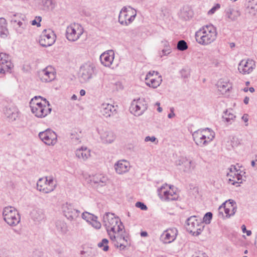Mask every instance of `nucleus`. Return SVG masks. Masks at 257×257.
<instances>
[{
  "instance_id": "0e129e2a",
  "label": "nucleus",
  "mask_w": 257,
  "mask_h": 257,
  "mask_svg": "<svg viewBox=\"0 0 257 257\" xmlns=\"http://www.w3.org/2000/svg\"><path fill=\"white\" fill-rule=\"evenodd\" d=\"M158 111L159 112H161L162 111L163 109L161 107H159L157 109Z\"/></svg>"
},
{
  "instance_id": "c756f323",
  "label": "nucleus",
  "mask_w": 257,
  "mask_h": 257,
  "mask_svg": "<svg viewBox=\"0 0 257 257\" xmlns=\"http://www.w3.org/2000/svg\"><path fill=\"white\" fill-rule=\"evenodd\" d=\"M5 113L10 119L15 120L19 116V111L16 106L10 105L6 107Z\"/></svg>"
},
{
  "instance_id": "1a4fd4ad",
  "label": "nucleus",
  "mask_w": 257,
  "mask_h": 257,
  "mask_svg": "<svg viewBox=\"0 0 257 257\" xmlns=\"http://www.w3.org/2000/svg\"><path fill=\"white\" fill-rule=\"evenodd\" d=\"M3 215L5 221L10 226H16L20 222V216L13 207H5L3 210Z\"/></svg>"
},
{
  "instance_id": "774afa93",
  "label": "nucleus",
  "mask_w": 257,
  "mask_h": 257,
  "mask_svg": "<svg viewBox=\"0 0 257 257\" xmlns=\"http://www.w3.org/2000/svg\"><path fill=\"white\" fill-rule=\"evenodd\" d=\"M255 161L257 162V155L255 156Z\"/></svg>"
},
{
  "instance_id": "4d7b16f0",
  "label": "nucleus",
  "mask_w": 257,
  "mask_h": 257,
  "mask_svg": "<svg viewBox=\"0 0 257 257\" xmlns=\"http://www.w3.org/2000/svg\"><path fill=\"white\" fill-rule=\"evenodd\" d=\"M249 98L248 97H245L243 100V102L245 104H247L249 102Z\"/></svg>"
},
{
  "instance_id": "e2e57ef3",
  "label": "nucleus",
  "mask_w": 257,
  "mask_h": 257,
  "mask_svg": "<svg viewBox=\"0 0 257 257\" xmlns=\"http://www.w3.org/2000/svg\"><path fill=\"white\" fill-rule=\"evenodd\" d=\"M255 162H256V161H255H255H251V166H252V167H254V166H255Z\"/></svg>"
},
{
  "instance_id": "bb28decb",
  "label": "nucleus",
  "mask_w": 257,
  "mask_h": 257,
  "mask_svg": "<svg viewBox=\"0 0 257 257\" xmlns=\"http://www.w3.org/2000/svg\"><path fill=\"white\" fill-rule=\"evenodd\" d=\"M130 168V162L125 160H118L114 165V170L119 175L127 173L129 171Z\"/></svg>"
},
{
  "instance_id": "dca6fc26",
  "label": "nucleus",
  "mask_w": 257,
  "mask_h": 257,
  "mask_svg": "<svg viewBox=\"0 0 257 257\" xmlns=\"http://www.w3.org/2000/svg\"><path fill=\"white\" fill-rule=\"evenodd\" d=\"M39 137L41 140L48 146H54L57 142V135L51 129L40 132Z\"/></svg>"
},
{
  "instance_id": "09e8293b",
  "label": "nucleus",
  "mask_w": 257,
  "mask_h": 257,
  "mask_svg": "<svg viewBox=\"0 0 257 257\" xmlns=\"http://www.w3.org/2000/svg\"><path fill=\"white\" fill-rule=\"evenodd\" d=\"M41 21V17H36L35 19L31 21V24L33 26L36 25L37 27L41 26L40 22Z\"/></svg>"
},
{
  "instance_id": "f257e3e1",
  "label": "nucleus",
  "mask_w": 257,
  "mask_h": 257,
  "mask_svg": "<svg viewBox=\"0 0 257 257\" xmlns=\"http://www.w3.org/2000/svg\"><path fill=\"white\" fill-rule=\"evenodd\" d=\"M103 224L110 238L114 239L115 235L124 232L123 224L113 214L106 213L103 216Z\"/></svg>"
},
{
  "instance_id": "37998d69",
  "label": "nucleus",
  "mask_w": 257,
  "mask_h": 257,
  "mask_svg": "<svg viewBox=\"0 0 257 257\" xmlns=\"http://www.w3.org/2000/svg\"><path fill=\"white\" fill-rule=\"evenodd\" d=\"M93 227L96 229H99L101 227V224L100 222L97 220V217L96 218L93 219L90 223H89Z\"/></svg>"
},
{
  "instance_id": "bf43d9fd",
  "label": "nucleus",
  "mask_w": 257,
  "mask_h": 257,
  "mask_svg": "<svg viewBox=\"0 0 257 257\" xmlns=\"http://www.w3.org/2000/svg\"><path fill=\"white\" fill-rule=\"evenodd\" d=\"M147 235H148V233H147V232H146V231H143V232H142L141 233V235L142 236H144V237H145V236H147Z\"/></svg>"
},
{
  "instance_id": "f3484780",
  "label": "nucleus",
  "mask_w": 257,
  "mask_h": 257,
  "mask_svg": "<svg viewBox=\"0 0 257 257\" xmlns=\"http://www.w3.org/2000/svg\"><path fill=\"white\" fill-rule=\"evenodd\" d=\"M176 165L185 173H191L195 167V162L186 157H180L175 162Z\"/></svg>"
},
{
  "instance_id": "ea45409f",
  "label": "nucleus",
  "mask_w": 257,
  "mask_h": 257,
  "mask_svg": "<svg viewBox=\"0 0 257 257\" xmlns=\"http://www.w3.org/2000/svg\"><path fill=\"white\" fill-rule=\"evenodd\" d=\"M164 46V48L162 50V53H160V56L161 57L164 56L168 55L172 52L171 48L167 42L165 43Z\"/></svg>"
},
{
  "instance_id": "4c0bfd02",
  "label": "nucleus",
  "mask_w": 257,
  "mask_h": 257,
  "mask_svg": "<svg viewBox=\"0 0 257 257\" xmlns=\"http://www.w3.org/2000/svg\"><path fill=\"white\" fill-rule=\"evenodd\" d=\"M7 25L6 19L3 18H0V36L2 37H6L9 33Z\"/></svg>"
},
{
  "instance_id": "393cba45",
  "label": "nucleus",
  "mask_w": 257,
  "mask_h": 257,
  "mask_svg": "<svg viewBox=\"0 0 257 257\" xmlns=\"http://www.w3.org/2000/svg\"><path fill=\"white\" fill-rule=\"evenodd\" d=\"M114 245L121 249H123L129 244V237L125 231L122 233L115 235V238H110Z\"/></svg>"
},
{
  "instance_id": "473e14b6",
  "label": "nucleus",
  "mask_w": 257,
  "mask_h": 257,
  "mask_svg": "<svg viewBox=\"0 0 257 257\" xmlns=\"http://www.w3.org/2000/svg\"><path fill=\"white\" fill-rule=\"evenodd\" d=\"M240 15V13L238 10L233 9L231 7H229L225 10L226 17L231 21H236Z\"/></svg>"
},
{
  "instance_id": "49530a36",
  "label": "nucleus",
  "mask_w": 257,
  "mask_h": 257,
  "mask_svg": "<svg viewBox=\"0 0 257 257\" xmlns=\"http://www.w3.org/2000/svg\"><path fill=\"white\" fill-rule=\"evenodd\" d=\"M144 141L145 142H151L155 143V144H157L158 143V141L155 136H147L145 137Z\"/></svg>"
},
{
  "instance_id": "7ed1b4c3",
  "label": "nucleus",
  "mask_w": 257,
  "mask_h": 257,
  "mask_svg": "<svg viewBox=\"0 0 257 257\" xmlns=\"http://www.w3.org/2000/svg\"><path fill=\"white\" fill-rule=\"evenodd\" d=\"M30 107L33 114L37 118H42L51 112L49 102L41 96H35L30 102Z\"/></svg>"
},
{
  "instance_id": "ddd939ff",
  "label": "nucleus",
  "mask_w": 257,
  "mask_h": 257,
  "mask_svg": "<svg viewBox=\"0 0 257 257\" xmlns=\"http://www.w3.org/2000/svg\"><path fill=\"white\" fill-rule=\"evenodd\" d=\"M147 104L144 99H134L130 107V112L136 116L142 115L147 109Z\"/></svg>"
},
{
  "instance_id": "f8f14e48",
  "label": "nucleus",
  "mask_w": 257,
  "mask_h": 257,
  "mask_svg": "<svg viewBox=\"0 0 257 257\" xmlns=\"http://www.w3.org/2000/svg\"><path fill=\"white\" fill-rule=\"evenodd\" d=\"M96 131L100 142L103 144H112L116 139V136L113 131L102 126L97 127Z\"/></svg>"
},
{
  "instance_id": "58836bf2",
  "label": "nucleus",
  "mask_w": 257,
  "mask_h": 257,
  "mask_svg": "<svg viewBox=\"0 0 257 257\" xmlns=\"http://www.w3.org/2000/svg\"><path fill=\"white\" fill-rule=\"evenodd\" d=\"M82 218L86 222L90 223L93 219L96 218V216L88 212H84L82 214Z\"/></svg>"
},
{
  "instance_id": "864d4df0",
  "label": "nucleus",
  "mask_w": 257,
  "mask_h": 257,
  "mask_svg": "<svg viewBox=\"0 0 257 257\" xmlns=\"http://www.w3.org/2000/svg\"><path fill=\"white\" fill-rule=\"evenodd\" d=\"M170 110H171V112L169 114H168V117L169 118H172L175 116V114L174 113V108H171Z\"/></svg>"
},
{
  "instance_id": "de8ad7c7",
  "label": "nucleus",
  "mask_w": 257,
  "mask_h": 257,
  "mask_svg": "<svg viewBox=\"0 0 257 257\" xmlns=\"http://www.w3.org/2000/svg\"><path fill=\"white\" fill-rule=\"evenodd\" d=\"M220 8V5L219 4H216L214 7H213L208 12V15H212L214 14L217 10L219 9Z\"/></svg>"
},
{
  "instance_id": "a19ab883",
  "label": "nucleus",
  "mask_w": 257,
  "mask_h": 257,
  "mask_svg": "<svg viewBox=\"0 0 257 257\" xmlns=\"http://www.w3.org/2000/svg\"><path fill=\"white\" fill-rule=\"evenodd\" d=\"M108 240L106 239H103L98 244V247L102 248V250L106 251L108 250Z\"/></svg>"
},
{
  "instance_id": "20e7f679",
  "label": "nucleus",
  "mask_w": 257,
  "mask_h": 257,
  "mask_svg": "<svg viewBox=\"0 0 257 257\" xmlns=\"http://www.w3.org/2000/svg\"><path fill=\"white\" fill-rule=\"evenodd\" d=\"M192 136L196 145L203 147L212 141L215 137V133L209 128H205L195 131Z\"/></svg>"
},
{
  "instance_id": "2f4dec72",
  "label": "nucleus",
  "mask_w": 257,
  "mask_h": 257,
  "mask_svg": "<svg viewBox=\"0 0 257 257\" xmlns=\"http://www.w3.org/2000/svg\"><path fill=\"white\" fill-rule=\"evenodd\" d=\"M107 178L102 174H98L93 176L91 179V182L94 184L103 186L106 185Z\"/></svg>"
},
{
  "instance_id": "423d86ee",
  "label": "nucleus",
  "mask_w": 257,
  "mask_h": 257,
  "mask_svg": "<svg viewBox=\"0 0 257 257\" xmlns=\"http://www.w3.org/2000/svg\"><path fill=\"white\" fill-rule=\"evenodd\" d=\"M57 186L56 181L52 176L40 178L37 183V189L44 194L53 192Z\"/></svg>"
},
{
  "instance_id": "9d476101",
  "label": "nucleus",
  "mask_w": 257,
  "mask_h": 257,
  "mask_svg": "<svg viewBox=\"0 0 257 257\" xmlns=\"http://www.w3.org/2000/svg\"><path fill=\"white\" fill-rule=\"evenodd\" d=\"M136 15L135 9L131 7H124L119 13L118 22L122 25L127 26L134 21Z\"/></svg>"
},
{
  "instance_id": "69168bd1",
  "label": "nucleus",
  "mask_w": 257,
  "mask_h": 257,
  "mask_svg": "<svg viewBox=\"0 0 257 257\" xmlns=\"http://www.w3.org/2000/svg\"><path fill=\"white\" fill-rule=\"evenodd\" d=\"M243 90H244V92H247V91H248V88H247V87L244 88L243 89Z\"/></svg>"
},
{
  "instance_id": "4be33fe9",
  "label": "nucleus",
  "mask_w": 257,
  "mask_h": 257,
  "mask_svg": "<svg viewBox=\"0 0 257 257\" xmlns=\"http://www.w3.org/2000/svg\"><path fill=\"white\" fill-rule=\"evenodd\" d=\"M99 111L103 117H110L116 114V106L107 102H103L99 106Z\"/></svg>"
},
{
  "instance_id": "0eeeda50",
  "label": "nucleus",
  "mask_w": 257,
  "mask_h": 257,
  "mask_svg": "<svg viewBox=\"0 0 257 257\" xmlns=\"http://www.w3.org/2000/svg\"><path fill=\"white\" fill-rule=\"evenodd\" d=\"M84 33L83 27L78 23H72L66 28V37L70 42H76L80 39Z\"/></svg>"
},
{
  "instance_id": "c03bdc74",
  "label": "nucleus",
  "mask_w": 257,
  "mask_h": 257,
  "mask_svg": "<svg viewBox=\"0 0 257 257\" xmlns=\"http://www.w3.org/2000/svg\"><path fill=\"white\" fill-rule=\"evenodd\" d=\"M41 3L46 8L52 9L53 8L52 0H41Z\"/></svg>"
},
{
  "instance_id": "2eb2a0df",
  "label": "nucleus",
  "mask_w": 257,
  "mask_h": 257,
  "mask_svg": "<svg viewBox=\"0 0 257 257\" xmlns=\"http://www.w3.org/2000/svg\"><path fill=\"white\" fill-rule=\"evenodd\" d=\"M145 81L147 86L153 88H156L161 84L162 78L158 72L152 71L147 74Z\"/></svg>"
},
{
  "instance_id": "a878e982",
  "label": "nucleus",
  "mask_w": 257,
  "mask_h": 257,
  "mask_svg": "<svg viewBox=\"0 0 257 257\" xmlns=\"http://www.w3.org/2000/svg\"><path fill=\"white\" fill-rule=\"evenodd\" d=\"M12 67L10 56L5 53H0V73L9 71Z\"/></svg>"
},
{
  "instance_id": "8fccbe9b",
  "label": "nucleus",
  "mask_w": 257,
  "mask_h": 257,
  "mask_svg": "<svg viewBox=\"0 0 257 257\" xmlns=\"http://www.w3.org/2000/svg\"><path fill=\"white\" fill-rule=\"evenodd\" d=\"M136 206L140 208L143 210H146L147 209V206L141 202H137L136 203Z\"/></svg>"
},
{
  "instance_id": "7c9ffc66",
  "label": "nucleus",
  "mask_w": 257,
  "mask_h": 257,
  "mask_svg": "<svg viewBox=\"0 0 257 257\" xmlns=\"http://www.w3.org/2000/svg\"><path fill=\"white\" fill-rule=\"evenodd\" d=\"M13 22L15 24L16 31L18 34H23L25 32L28 23L24 18L22 19V21L13 20Z\"/></svg>"
},
{
  "instance_id": "338daca9",
  "label": "nucleus",
  "mask_w": 257,
  "mask_h": 257,
  "mask_svg": "<svg viewBox=\"0 0 257 257\" xmlns=\"http://www.w3.org/2000/svg\"><path fill=\"white\" fill-rule=\"evenodd\" d=\"M247 252H248L247 250H244V253L245 254L247 253Z\"/></svg>"
},
{
  "instance_id": "cd10ccee",
  "label": "nucleus",
  "mask_w": 257,
  "mask_h": 257,
  "mask_svg": "<svg viewBox=\"0 0 257 257\" xmlns=\"http://www.w3.org/2000/svg\"><path fill=\"white\" fill-rule=\"evenodd\" d=\"M76 157L80 161H85L91 157V151L85 146H82L75 151Z\"/></svg>"
},
{
  "instance_id": "9b49d317",
  "label": "nucleus",
  "mask_w": 257,
  "mask_h": 257,
  "mask_svg": "<svg viewBox=\"0 0 257 257\" xmlns=\"http://www.w3.org/2000/svg\"><path fill=\"white\" fill-rule=\"evenodd\" d=\"M237 206L235 201L228 200L223 203L218 208L219 214L222 217L229 218L235 214Z\"/></svg>"
},
{
  "instance_id": "412c9836",
  "label": "nucleus",
  "mask_w": 257,
  "mask_h": 257,
  "mask_svg": "<svg viewBox=\"0 0 257 257\" xmlns=\"http://www.w3.org/2000/svg\"><path fill=\"white\" fill-rule=\"evenodd\" d=\"M94 65L87 62L83 65L80 69V77L85 82L92 78L95 70Z\"/></svg>"
},
{
  "instance_id": "3c124183",
  "label": "nucleus",
  "mask_w": 257,
  "mask_h": 257,
  "mask_svg": "<svg viewBox=\"0 0 257 257\" xmlns=\"http://www.w3.org/2000/svg\"><path fill=\"white\" fill-rule=\"evenodd\" d=\"M241 229H242V232L243 233H246V235L247 236H249L251 235V232L250 230H247L246 229V227L244 225H242L241 226Z\"/></svg>"
},
{
  "instance_id": "4468645a",
  "label": "nucleus",
  "mask_w": 257,
  "mask_h": 257,
  "mask_svg": "<svg viewBox=\"0 0 257 257\" xmlns=\"http://www.w3.org/2000/svg\"><path fill=\"white\" fill-rule=\"evenodd\" d=\"M56 35L51 29L44 30L40 37V44L45 47L52 46L56 41Z\"/></svg>"
},
{
  "instance_id": "5701e85b",
  "label": "nucleus",
  "mask_w": 257,
  "mask_h": 257,
  "mask_svg": "<svg viewBox=\"0 0 257 257\" xmlns=\"http://www.w3.org/2000/svg\"><path fill=\"white\" fill-rule=\"evenodd\" d=\"M38 75L42 81L49 82L55 78L56 72L53 67L49 66L40 70L38 72Z\"/></svg>"
},
{
  "instance_id": "39448f33",
  "label": "nucleus",
  "mask_w": 257,
  "mask_h": 257,
  "mask_svg": "<svg viewBox=\"0 0 257 257\" xmlns=\"http://www.w3.org/2000/svg\"><path fill=\"white\" fill-rule=\"evenodd\" d=\"M158 193L159 197L164 201L176 200L179 198L176 189L173 186L167 184H164L159 188Z\"/></svg>"
},
{
  "instance_id": "5fc2aeb1",
  "label": "nucleus",
  "mask_w": 257,
  "mask_h": 257,
  "mask_svg": "<svg viewBox=\"0 0 257 257\" xmlns=\"http://www.w3.org/2000/svg\"><path fill=\"white\" fill-rule=\"evenodd\" d=\"M35 213H36V214H38L39 215L38 217H34L35 219L39 220L43 218V215L42 213H40L39 212H38L37 211H36Z\"/></svg>"
},
{
  "instance_id": "79ce46f5",
  "label": "nucleus",
  "mask_w": 257,
  "mask_h": 257,
  "mask_svg": "<svg viewBox=\"0 0 257 257\" xmlns=\"http://www.w3.org/2000/svg\"><path fill=\"white\" fill-rule=\"evenodd\" d=\"M177 48L180 51H184L188 48V46L184 40H180L178 42Z\"/></svg>"
},
{
  "instance_id": "c9c22d12",
  "label": "nucleus",
  "mask_w": 257,
  "mask_h": 257,
  "mask_svg": "<svg viewBox=\"0 0 257 257\" xmlns=\"http://www.w3.org/2000/svg\"><path fill=\"white\" fill-rule=\"evenodd\" d=\"M223 120L227 124H231L234 122L235 116L232 112V110H226L222 117Z\"/></svg>"
},
{
  "instance_id": "f704fd0d",
  "label": "nucleus",
  "mask_w": 257,
  "mask_h": 257,
  "mask_svg": "<svg viewBox=\"0 0 257 257\" xmlns=\"http://www.w3.org/2000/svg\"><path fill=\"white\" fill-rule=\"evenodd\" d=\"M56 229L60 234H65L68 231L67 223L64 220H58L56 222Z\"/></svg>"
},
{
  "instance_id": "c85d7f7f",
  "label": "nucleus",
  "mask_w": 257,
  "mask_h": 257,
  "mask_svg": "<svg viewBox=\"0 0 257 257\" xmlns=\"http://www.w3.org/2000/svg\"><path fill=\"white\" fill-rule=\"evenodd\" d=\"M114 58L113 50H108L103 53L100 56V60L102 65L106 67H110Z\"/></svg>"
},
{
  "instance_id": "6ab92c4d",
  "label": "nucleus",
  "mask_w": 257,
  "mask_h": 257,
  "mask_svg": "<svg viewBox=\"0 0 257 257\" xmlns=\"http://www.w3.org/2000/svg\"><path fill=\"white\" fill-rule=\"evenodd\" d=\"M256 67L255 62L251 59H244L239 63L238 70L243 75L252 73Z\"/></svg>"
},
{
  "instance_id": "603ef678",
  "label": "nucleus",
  "mask_w": 257,
  "mask_h": 257,
  "mask_svg": "<svg viewBox=\"0 0 257 257\" xmlns=\"http://www.w3.org/2000/svg\"><path fill=\"white\" fill-rule=\"evenodd\" d=\"M192 257H208L207 254L203 252H198L194 255H193Z\"/></svg>"
},
{
  "instance_id": "a18cd8bd",
  "label": "nucleus",
  "mask_w": 257,
  "mask_h": 257,
  "mask_svg": "<svg viewBox=\"0 0 257 257\" xmlns=\"http://www.w3.org/2000/svg\"><path fill=\"white\" fill-rule=\"evenodd\" d=\"M212 217V214L211 212L206 213L203 218V222L206 224H209L210 222V220Z\"/></svg>"
},
{
  "instance_id": "13d9d810",
  "label": "nucleus",
  "mask_w": 257,
  "mask_h": 257,
  "mask_svg": "<svg viewBox=\"0 0 257 257\" xmlns=\"http://www.w3.org/2000/svg\"><path fill=\"white\" fill-rule=\"evenodd\" d=\"M80 94L81 96H84L85 94V91L84 89H81L80 91Z\"/></svg>"
},
{
  "instance_id": "a211bd4d",
  "label": "nucleus",
  "mask_w": 257,
  "mask_h": 257,
  "mask_svg": "<svg viewBox=\"0 0 257 257\" xmlns=\"http://www.w3.org/2000/svg\"><path fill=\"white\" fill-rule=\"evenodd\" d=\"M241 171L237 170L235 166H231L229 169V172L227 173L228 182L233 185H236L242 183V176Z\"/></svg>"
},
{
  "instance_id": "72a5a7b5",
  "label": "nucleus",
  "mask_w": 257,
  "mask_h": 257,
  "mask_svg": "<svg viewBox=\"0 0 257 257\" xmlns=\"http://www.w3.org/2000/svg\"><path fill=\"white\" fill-rule=\"evenodd\" d=\"M217 88L218 90L222 94L229 91L232 88L231 84L228 81L220 80L217 82Z\"/></svg>"
},
{
  "instance_id": "b1692460",
  "label": "nucleus",
  "mask_w": 257,
  "mask_h": 257,
  "mask_svg": "<svg viewBox=\"0 0 257 257\" xmlns=\"http://www.w3.org/2000/svg\"><path fill=\"white\" fill-rule=\"evenodd\" d=\"M177 234L176 228H168L161 234L160 239L164 243H170L176 239Z\"/></svg>"
},
{
  "instance_id": "6e6552de",
  "label": "nucleus",
  "mask_w": 257,
  "mask_h": 257,
  "mask_svg": "<svg viewBox=\"0 0 257 257\" xmlns=\"http://www.w3.org/2000/svg\"><path fill=\"white\" fill-rule=\"evenodd\" d=\"M203 222L201 219L197 218L196 216H192L187 219L186 229L188 232L194 236H198L203 231Z\"/></svg>"
},
{
  "instance_id": "6e6d98bb",
  "label": "nucleus",
  "mask_w": 257,
  "mask_h": 257,
  "mask_svg": "<svg viewBox=\"0 0 257 257\" xmlns=\"http://www.w3.org/2000/svg\"><path fill=\"white\" fill-rule=\"evenodd\" d=\"M242 120L245 122H247L248 120V115L246 114H244L242 116Z\"/></svg>"
},
{
  "instance_id": "f03ea898",
  "label": "nucleus",
  "mask_w": 257,
  "mask_h": 257,
  "mask_svg": "<svg viewBox=\"0 0 257 257\" xmlns=\"http://www.w3.org/2000/svg\"><path fill=\"white\" fill-rule=\"evenodd\" d=\"M217 34L215 27L212 24L207 25L196 32L195 39L198 44L207 46L216 40Z\"/></svg>"
},
{
  "instance_id": "e433bc0d",
  "label": "nucleus",
  "mask_w": 257,
  "mask_h": 257,
  "mask_svg": "<svg viewBox=\"0 0 257 257\" xmlns=\"http://www.w3.org/2000/svg\"><path fill=\"white\" fill-rule=\"evenodd\" d=\"M82 135L81 132H73L71 133L70 139L73 145H78L81 143Z\"/></svg>"
},
{
  "instance_id": "680f3d73",
  "label": "nucleus",
  "mask_w": 257,
  "mask_h": 257,
  "mask_svg": "<svg viewBox=\"0 0 257 257\" xmlns=\"http://www.w3.org/2000/svg\"><path fill=\"white\" fill-rule=\"evenodd\" d=\"M248 90H249V91H250V92H254V89L253 87H250V88L248 89Z\"/></svg>"
},
{
  "instance_id": "aec40b11",
  "label": "nucleus",
  "mask_w": 257,
  "mask_h": 257,
  "mask_svg": "<svg viewBox=\"0 0 257 257\" xmlns=\"http://www.w3.org/2000/svg\"><path fill=\"white\" fill-rule=\"evenodd\" d=\"M62 209L64 215L70 221L76 220L80 213V211L75 209L72 204L67 203L62 205Z\"/></svg>"
},
{
  "instance_id": "052dcab7",
  "label": "nucleus",
  "mask_w": 257,
  "mask_h": 257,
  "mask_svg": "<svg viewBox=\"0 0 257 257\" xmlns=\"http://www.w3.org/2000/svg\"><path fill=\"white\" fill-rule=\"evenodd\" d=\"M77 98V97L76 95H75V94L73 95L72 97H71V99L72 100H76Z\"/></svg>"
}]
</instances>
